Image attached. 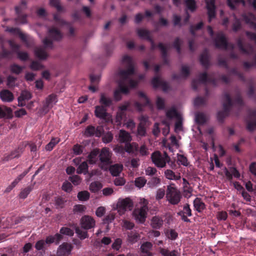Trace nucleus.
Masks as SVG:
<instances>
[{"mask_svg": "<svg viewBox=\"0 0 256 256\" xmlns=\"http://www.w3.org/2000/svg\"><path fill=\"white\" fill-rule=\"evenodd\" d=\"M122 62L126 64V70H121L118 72L120 80L118 82V89L114 92V97L116 101L122 99V94H127L129 92L128 86L134 88L137 86L136 80L132 78L134 74V64L132 58L128 55L124 56Z\"/></svg>", "mask_w": 256, "mask_h": 256, "instance_id": "1", "label": "nucleus"}, {"mask_svg": "<svg viewBox=\"0 0 256 256\" xmlns=\"http://www.w3.org/2000/svg\"><path fill=\"white\" fill-rule=\"evenodd\" d=\"M132 137L130 134L124 130H120L119 132L118 141L120 144H124L127 152L132 153L134 149L137 150L138 145L136 142L131 143Z\"/></svg>", "mask_w": 256, "mask_h": 256, "instance_id": "2", "label": "nucleus"}, {"mask_svg": "<svg viewBox=\"0 0 256 256\" xmlns=\"http://www.w3.org/2000/svg\"><path fill=\"white\" fill-rule=\"evenodd\" d=\"M140 203L141 206L134 210L133 216L136 222L142 224L145 222L146 218L148 202L145 198H141Z\"/></svg>", "mask_w": 256, "mask_h": 256, "instance_id": "3", "label": "nucleus"}, {"mask_svg": "<svg viewBox=\"0 0 256 256\" xmlns=\"http://www.w3.org/2000/svg\"><path fill=\"white\" fill-rule=\"evenodd\" d=\"M112 153L108 148H102L99 153L100 164L98 166L102 170H106L112 163Z\"/></svg>", "mask_w": 256, "mask_h": 256, "instance_id": "4", "label": "nucleus"}, {"mask_svg": "<svg viewBox=\"0 0 256 256\" xmlns=\"http://www.w3.org/2000/svg\"><path fill=\"white\" fill-rule=\"evenodd\" d=\"M215 46L218 48L227 50L230 46L231 49H234L233 44H229L225 35L222 32H218L212 39Z\"/></svg>", "mask_w": 256, "mask_h": 256, "instance_id": "5", "label": "nucleus"}, {"mask_svg": "<svg viewBox=\"0 0 256 256\" xmlns=\"http://www.w3.org/2000/svg\"><path fill=\"white\" fill-rule=\"evenodd\" d=\"M134 206L132 200L129 198H119L116 204V209L120 214L122 215L127 210H131Z\"/></svg>", "mask_w": 256, "mask_h": 256, "instance_id": "6", "label": "nucleus"}, {"mask_svg": "<svg viewBox=\"0 0 256 256\" xmlns=\"http://www.w3.org/2000/svg\"><path fill=\"white\" fill-rule=\"evenodd\" d=\"M166 197L169 202L172 204H177L181 198L180 192L175 188L170 186L167 187Z\"/></svg>", "mask_w": 256, "mask_h": 256, "instance_id": "7", "label": "nucleus"}, {"mask_svg": "<svg viewBox=\"0 0 256 256\" xmlns=\"http://www.w3.org/2000/svg\"><path fill=\"white\" fill-rule=\"evenodd\" d=\"M26 8V2L24 1H22L20 6H16L15 8L16 12L18 14V16L15 20L16 22L21 24H26V22L27 16L22 14V11Z\"/></svg>", "mask_w": 256, "mask_h": 256, "instance_id": "8", "label": "nucleus"}, {"mask_svg": "<svg viewBox=\"0 0 256 256\" xmlns=\"http://www.w3.org/2000/svg\"><path fill=\"white\" fill-rule=\"evenodd\" d=\"M151 158L152 162L158 168H164L167 163L160 151L154 152L152 154Z\"/></svg>", "mask_w": 256, "mask_h": 256, "instance_id": "9", "label": "nucleus"}, {"mask_svg": "<svg viewBox=\"0 0 256 256\" xmlns=\"http://www.w3.org/2000/svg\"><path fill=\"white\" fill-rule=\"evenodd\" d=\"M205 1L206 3V8L208 10V21L210 22L212 19L215 18L216 14L215 0H205Z\"/></svg>", "mask_w": 256, "mask_h": 256, "instance_id": "10", "label": "nucleus"}, {"mask_svg": "<svg viewBox=\"0 0 256 256\" xmlns=\"http://www.w3.org/2000/svg\"><path fill=\"white\" fill-rule=\"evenodd\" d=\"M82 228L84 230H89L95 226V220L90 216H84L80 220Z\"/></svg>", "mask_w": 256, "mask_h": 256, "instance_id": "11", "label": "nucleus"}, {"mask_svg": "<svg viewBox=\"0 0 256 256\" xmlns=\"http://www.w3.org/2000/svg\"><path fill=\"white\" fill-rule=\"evenodd\" d=\"M138 96L140 98H143L142 102L143 104L138 102H135L134 104V107L138 111L142 112L143 108L146 106H151L150 102L144 93L142 92H140Z\"/></svg>", "mask_w": 256, "mask_h": 256, "instance_id": "12", "label": "nucleus"}, {"mask_svg": "<svg viewBox=\"0 0 256 256\" xmlns=\"http://www.w3.org/2000/svg\"><path fill=\"white\" fill-rule=\"evenodd\" d=\"M248 116L250 120L254 119L253 121H246V128L252 132L256 128V110H248Z\"/></svg>", "mask_w": 256, "mask_h": 256, "instance_id": "13", "label": "nucleus"}, {"mask_svg": "<svg viewBox=\"0 0 256 256\" xmlns=\"http://www.w3.org/2000/svg\"><path fill=\"white\" fill-rule=\"evenodd\" d=\"M244 20L249 24L250 28L256 30V17L252 13L245 14L242 15Z\"/></svg>", "mask_w": 256, "mask_h": 256, "instance_id": "14", "label": "nucleus"}, {"mask_svg": "<svg viewBox=\"0 0 256 256\" xmlns=\"http://www.w3.org/2000/svg\"><path fill=\"white\" fill-rule=\"evenodd\" d=\"M223 98L224 102L222 104L223 110H222L230 114V109L234 105V102L230 94L228 92H225L224 94Z\"/></svg>", "mask_w": 256, "mask_h": 256, "instance_id": "15", "label": "nucleus"}, {"mask_svg": "<svg viewBox=\"0 0 256 256\" xmlns=\"http://www.w3.org/2000/svg\"><path fill=\"white\" fill-rule=\"evenodd\" d=\"M72 249V247L70 244L64 242L60 246L58 250V256H68L70 254Z\"/></svg>", "mask_w": 256, "mask_h": 256, "instance_id": "16", "label": "nucleus"}, {"mask_svg": "<svg viewBox=\"0 0 256 256\" xmlns=\"http://www.w3.org/2000/svg\"><path fill=\"white\" fill-rule=\"evenodd\" d=\"M152 84L154 88L161 87L164 91H166L169 88L168 84L166 82L160 80L158 76H155L152 78Z\"/></svg>", "mask_w": 256, "mask_h": 256, "instance_id": "17", "label": "nucleus"}, {"mask_svg": "<svg viewBox=\"0 0 256 256\" xmlns=\"http://www.w3.org/2000/svg\"><path fill=\"white\" fill-rule=\"evenodd\" d=\"M158 46L161 52L163 64L164 65H169L170 61L168 58V52L166 47L162 42H159L158 44Z\"/></svg>", "mask_w": 256, "mask_h": 256, "instance_id": "18", "label": "nucleus"}, {"mask_svg": "<svg viewBox=\"0 0 256 256\" xmlns=\"http://www.w3.org/2000/svg\"><path fill=\"white\" fill-rule=\"evenodd\" d=\"M106 108L101 105L96 106L94 110L96 116L100 119L106 120L108 116V113L106 112Z\"/></svg>", "mask_w": 256, "mask_h": 256, "instance_id": "19", "label": "nucleus"}, {"mask_svg": "<svg viewBox=\"0 0 256 256\" xmlns=\"http://www.w3.org/2000/svg\"><path fill=\"white\" fill-rule=\"evenodd\" d=\"M99 102L101 106L106 108H109L113 104L112 98L104 92L100 94Z\"/></svg>", "mask_w": 256, "mask_h": 256, "instance_id": "20", "label": "nucleus"}, {"mask_svg": "<svg viewBox=\"0 0 256 256\" xmlns=\"http://www.w3.org/2000/svg\"><path fill=\"white\" fill-rule=\"evenodd\" d=\"M23 147L19 146L10 154L5 155L4 158V160L8 161L14 158H18L23 152Z\"/></svg>", "mask_w": 256, "mask_h": 256, "instance_id": "21", "label": "nucleus"}, {"mask_svg": "<svg viewBox=\"0 0 256 256\" xmlns=\"http://www.w3.org/2000/svg\"><path fill=\"white\" fill-rule=\"evenodd\" d=\"M201 64L206 68H208L210 65V55L207 49H205L201 54L200 58Z\"/></svg>", "mask_w": 256, "mask_h": 256, "instance_id": "22", "label": "nucleus"}, {"mask_svg": "<svg viewBox=\"0 0 256 256\" xmlns=\"http://www.w3.org/2000/svg\"><path fill=\"white\" fill-rule=\"evenodd\" d=\"M48 37L54 40L59 41L62 38V36L58 29L52 27L48 30Z\"/></svg>", "mask_w": 256, "mask_h": 256, "instance_id": "23", "label": "nucleus"}, {"mask_svg": "<svg viewBox=\"0 0 256 256\" xmlns=\"http://www.w3.org/2000/svg\"><path fill=\"white\" fill-rule=\"evenodd\" d=\"M0 96L3 102H11L14 100L13 94L8 90H4L0 92Z\"/></svg>", "mask_w": 256, "mask_h": 256, "instance_id": "24", "label": "nucleus"}, {"mask_svg": "<svg viewBox=\"0 0 256 256\" xmlns=\"http://www.w3.org/2000/svg\"><path fill=\"white\" fill-rule=\"evenodd\" d=\"M63 236L60 234H56L54 236H49L46 238L45 243L46 244H51L55 242L56 244H58L60 242L62 239Z\"/></svg>", "mask_w": 256, "mask_h": 256, "instance_id": "25", "label": "nucleus"}, {"mask_svg": "<svg viewBox=\"0 0 256 256\" xmlns=\"http://www.w3.org/2000/svg\"><path fill=\"white\" fill-rule=\"evenodd\" d=\"M163 224L164 220L162 218L157 216H153L150 221V225L154 229H160L162 226Z\"/></svg>", "mask_w": 256, "mask_h": 256, "instance_id": "26", "label": "nucleus"}, {"mask_svg": "<svg viewBox=\"0 0 256 256\" xmlns=\"http://www.w3.org/2000/svg\"><path fill=\"white\" fill-rule=\"evenodd\" d=\"M12 117V110L10 108L4 106H0V118Z\"/></svg>", "mask_w": 256, "mask_h": 256, "instance_id": "27", "label": "nucleus"}, {"mask_svg": "<svg viewBox=\"0 0 256 256\" xmlns=\"http://www.w3.org/2000/svg\"><path fill=\"white\" fill-rule=\"evenodd\" d=\"M99 150H93L88 155V161L90 164H95L98 161L99 155Z\"/></svg>", "mask_w": 256, "mask_h": 256, "instance_id": "28", "label": "nucleus"}, {"mask_svg": "<svg viewBox=\"0 0 256 256\" xmlns=\"http://www.w3.org/2000/svg\"><path fill=\"white\" fill-rule=\"evenodd\" d=\"M34 54L38 58L42 60H46L48 56L44 48L42 47L36 48L34 50Z\"/></svg>", "mask_w": 256, "mask_h": 256, "instance_id": "29", "label": "nucleus"}, {"mask_svg": "<svg viewBox=\"0 0 256 256\" xmlns=\"http://www.w3.org/2000/svg\"><path fill=\"white\" fill-rule=\"evenodd\" d=\"M140 238L139 234L136 232L131 231L128 232L127 240L130 244L136 243L140 239Z\"/></svg>", "mask_w": 256, "mask_h": 256, "instance_id": "30", "label": "nucleus"}, {"mask_svg": "<svg viewBox=\"0 0 256 256\" xmlns=\"http://www.w3.org/2000/svg\"><path fill=\"white\" fill-rule=\"evenodd\" d=\"M159 252L162 256H180L177 250H172L170 252L168 249L160 248Z\"/></svg>", "mask_w": 256, "mask_h": 256, "instance_id": "31", "label": "nucleus"}, {"mask_svg": "<svg viewBox=\"0 0 256 256\" xmlns=\"http://www.w3.org/2000/svg\"><path fill=\"white\" fill-rule=\"evenodd\" d=\"M237 45L239 48V50L244 54L250 55L252 52L253 50L252 48H250V50H248L244 48L243 42L240 38H238L237 40Z\"/></svg>", "mask_w": 256, "mask_h": 256, "instance_id": "32", "label": "nucleus"}, {"mask_svg": "<svg viewBox=\"0 0 256 256\" xmlns=\"http://www.w3.org/2000/svg\"><path fill=\"white\" fill-rule=\"evenodd\" d=\"M184 4L186 10H189L192 12H195L198 8L195 0H186Z\"/></svg>", "mask_w": 256, "mask_h": 256, "instance_id": "33", "label": "nucleus"}, {"mask_svg": "<svg viewBox=\"0 0 256 256\" xmlns=\"http://www.w3.org/2000/svg\"><path fill=\"white\" fill-rule=\"evenodd\" d=\"M122 166L118 164L112 165L110 167L109 170L112 176H117L121 172Z\"/></svg>", "mask_w": 256, "mask_h": 256, "instance_id": "34", "label": "nucleus"}, {"mask_svg": "<svg viewBox=\"0 0 256 256\" xmlns=\"http://www.w3.org/2000/svg\"><path fill=\"white\" fill-rule=\"evenodd\" d=\"M194 206L196 210L198 212H200L206 208L204 203L202 202L200 198H198L194 200Z\"/></svg>", "mask_w": 256, "mask_h": 256, "instance_id": "35", "label": "nucleus"}, {"mask_svg": "<svg viewBox=\"0 0 256 256\" xmlns=\"http://www.w3.org/2000/svg\"><path fill=\"white\" fill-rule=\"evenodd\" d=\"M137 34L140 38L146 39L148 40H150V38H152L150 36V31L145 29H138Z\"/></svg>", "mask_w": 256, "mask_h": 256, "instance_id": "36", "label": "nucleus"}, {"mask_svg": "<svg viewBox=\"0 0 256 256\" xmlns=\"http://www.w3.org/2000/svg\"><path fill=\"white\" fill-rule=\"evenodd\" d=\"M33 189L34 185L32 184L22 189L19 194L20 198L22 199H25Z\"/></svg>", "mask_w": 256, "mask_h": 256, "instance_id": "37", "label": "nucleus"}, {"mask_svg": "<svg viewBox=\"0 0 256 256\" xmlns=\"http://www.w3.org/2000/svg\"><path fill=\"white\" fill-rule=\"evenodd\" d=\"M195 120L196 124H204L206 122V118L205 114L200 112L196 114Z\"/></svg>", "mask_w": 256, "mask_h": 256, "instance_id": "38", "label": "nucleus"}, {"mask_svg": "<svg viewBox=\"0 0 256 256\" xmlns=\"http://www.w3.org/2000/svg\"><path fill=\"white\" fill-rule=\"evenodd\" d=\"M50 4L54 7L58 12H64L66 10L60 5V0H50Z\"/></svg>", "mask_w": 256, "mask_h": 256, "instance_id": "39", "label": "nucleus"}, {"mask_svg": "<svg viewBox=\"0 0 256 256\" xmlns=\"http://www.w3.org/2000/svg\"><path fill=\"white\" fill-rule=\"evenodd\" d=\"M88 172V165L86 162H84L80 164L77 168L76 172L78 174H86Z\"/></svg>", "mask_w": 256, "mask_h": 256, "instance_id": "40", "label": "nucleus"}, {"mask_svg": "<svg viewBox=\"0 0 256 256\" xmlns=\"http://www.w3.org/2000/svg\"><path fill=\"white\" fill-rule=\"evenodd\" d=\"M90 193L86 190H83L78 192L77 197L80 201H86L89 200Z\"/></svg>", "mask_w": 256, "mask_h": 256, "instance_id": "41", "label": "nucleus"}, {"mask_svg": "<svg viewBox=\"0 0 256 256\" xmlns=\"http://www.w3.org/2000/svg\"><path fill=\"white\" fill-rule=\"evenodd\" d=\"M152 244L149 242H144L140 246V250L142 253L150 252L152 249Z\"/></svg>", "mask_w": 256, "mask_h": 256, "instance_id": "42", "label": "nucleus"}, {"mask_svg": "<svg viewBox=\"0 0 256 256\" xmlns=\"http://www.w3.org/2000/svg\"><path fill=\"white\" fill-rule=\"evenodd\" d=\"M166 116L170 119L174 117H176L177 119H179L180 116L178 114L174 108H172L166 112Z\"/></svg>", "mask_w": 256, "mask_h": 256, "instance_id": "43", "label": "nucleus"}, {"mask_svg": "<svg viewBox=\"0 0 256 256\" xmlns=\"http://www.w3.org/2000/svg\"><path fill=\"white\" fill-rule=\"evenodd\" d=\"M56 96L54 94H50L48 96V97L46 99V103L44 105V108H48L52 106V104L53 102H56Z\"/></svg>", "mask_w": 256, "mask_h": 256, "instance_id": "44", "label": "nucleus"}, {"mask_svg": "<svg viewBox=\"0 0 256 256\" xmlns=\"http://www.w3.org/2000/svg\"><path fill=\"white\" fill-rule=\"evenodd\" d=\"M60 142V138H52L50 142L47 144L46 146V149L47 150L50 151L52 150L54 147L59 142Z\"/></svg>", "mask_w": 256, "mask_h": 256, "instance_id": "45", "label": "nucleus"}, {"mask_svg": "<svg viewBox=\"0 0 256 256\" xmlns=\"http://www.w3.org/2000/svg\"><path fill=\"white\" fill-rule=\"evenodd\" d=\"M96 133V128L94 126H88L86 128L84 134L86 137H90L94 135Z\"/></svg>", "mask_w": 256, "mask_h": 256, "instance_id": "46", "label": "nucleus"}, {"mask_svg": "<svg viewBox=\"0 0 256 256\" xmlns=\"http://www.w3.org/2000/svg\"><path fill=\"white\" fill-rule=\"evenodd\" d=\"M166 237L171 240H175L178 236V233L174 230H168L166 233Z\"/></svg>", "mask_w": 256, "mask_h": 256, "instance_id": "47", "label": "nucleus"}, {"mask_svg": "<svg viewBox=\"0 0 256 256\" xmlns=\"http://www.w3.org/2000/svg\"><path fill=\"white\" fill-rule=\"evenodd\" d=\"M66 200L65 199L62 197H58L55 199V205L57 208H63L64 206Z\"/></svg>", "mask_w": 256, "mask_h": 256, "instance_id": "48", "label": "nucleus"}, {"mask_svg": "<svg viewBox=\"0 0 256 256\" xmlns=\"http://www.w3.org/2000/svg\"><path fill=\"white\" fill-rule=\"evenodd\" d=\"M10 70L12 72L18 74L22 72L23 67L20 66L17 64H14L10 66Z\"/></svg>", "mask_w": 256, "mask_h": 256, "instance_id": "49", "label": "nucleus"}, {"mask_svg": "<svg viewBox=\"0 0 256 256\" xmlns=\"http://www.w3.org/2000/svg\"><path fill=\"white\" fill-rule=\"evenodd\" d=\"M207 98L206 97L198 96L194 100V105L198 106L206 104Z\"/></svg>", "mask_w": 256, "mask_h": 256, "instance_id": "50", "label": "nucleus"}, {"mask_svg": "<svg viewBox=\"0 0 256 256\" xmlns=\"http://www.w3.org/2000/svg\"><path fill=\"white\" fill-rule=\"evenodd\" d=\"M102 188V184L98 182H92L90 186V190L92 192H96Z\"/></svg>", "mask_w": 256, "mask_h": 256, "instance_id": "51", "label": "nucleus"}, {"mask_svg": "<svg viewBox=\"0 0 256 256\" xmlns=\"http://www.w3.org/2000/svg\"><path fill=\"white\" fill-rule=\"evenodd\" d=\"M76 233L78 234V238L81 240H84L88 237L87 232L82 230L78 227L76 228Z\"/></svg>", "mask_w": 256, "mask_h": 256, "instance_id": "52", "label": "nucleus"}, {"mask_svg": "<svg viewBox=\"0 0 256 256\" xmlns=\"http://www.w3.org/2000/svg\"><path fill=\"white\" fill-rule=\"evenodd\" d=\"M62 189L64 191L69 193L72 190V186L70 182L66 180L62 184Z\"/></svg>", "mask_w": 256, "mask_h": 256, "instance_id": "53", "label": "nucleus"}, {"mask_svg": "<svg viewBox=\"0 0 256 256\" xmlns=\"http://www.w3.org/2000/svg\"><path fill=\"white\" fill-rule=\"evenodd\" d=\"M68 180H70L74 185L78 186L80 184L82 179L78 175H73L68 178Z\"/></svg>", "mask_w": 256, "mask_h": 256, "instance_id": "54", "label": "nucleus"}, {"mask_svg": "<svg viewBox=\"0 0 256 256\" xmlns=\"http://www.w3.org/2000/svg\"><path fill=\"white\" fill-rule=\"evenodd\" d=\"M156 106L158 110H164L165 108V102L164 100L160 96H157Z\"/></svg>", "mask_w": 256, "mask_h": 256, "instance_id": "55", "label": "nucleus"}, {"mask_svg": "<svg viewBox=\"0 0 256 256\" xmlns=\"http://www.w3.org/2000/svg\"><path fill=\"white\" fill-rule=\"evenodd\" d=\"M164 174L168 180H178V178L174 172L170 170H166L164 172Z\"/></svg>", "mask_w": 256, "mask_h": 256, "instance_id": "56", "label": "nucleus"}, {"mask_svg": "<svg viewBox=\"0 0 256 256\" xmlns=\"http://www.w3.org/2000/svg\"><path fill=\"white\" fill-rule=\"evenodd\" d=\"M60 234H65L68 236H72L74 234V231L67 227H62L60 230Z\"/></svg>", "mask_w": 256, "mask_h": 256, "instance_id": "57", "label": "nucleus"}, {"mask_svg": "<svg viewBox=\"0 0 256 256\" xmlns=\"http://www.w3.org/2000/svg\"><path fill=\"white\" fill-rule=\"evenodd\" d=\"M160 182V180L157 176H153L150 178L148 180V184L150 185V187H154L157 186Z\"/></svg>", "mask_w": 256, "mask_h": 256, "instance_id": "58", "label": "nucleus"}, {"mask_svg": "<svg viewBox=\"0 0 256 256\" xmlns=\"http://www.w3.org/2000/svg\"><path fill=\"white\" fill-rule=\"evenodd\" d=\"M30 68L34 70H38L44 68V66L37 61H32L30 65Z\"/></svg>", "mask_w": 256, "mask_h": 256, "instance_id": "59", "label": "nucleus"}, {"mask_svg": "<svg viewBox=\"0 0 256 256\" xmlns=\"http://www.w3.org/2000/svg\"><path fill=\"white\" fill-rule=\"evenodd\" d=\"M86 208L85 206L80 204H76L74 206L73 211L74 213H78V212H84Z\"/></svg>", "mask_w": 256, "mask_h": 256, "instance_id": "60", "label": "nucleus"}, {"mask_svg": "<svg viewBox=\"0 0 256 256\" xmlns=\"http://www.w3.org/2000/svg\"><path fill=\"white\" fill-rule=\"evenodd\" d=\"M138 135L141 136H144L146 134V125L139 124L137 129Z\"/></svg>", "mask_w": 256, "mask_h": 256, "instance_id": "61", "label": "nucleus"}, {"mask_svg": "<svg viewBox=\"0 0 256 256\" xmlns=\"http://www.w3.org/2000/svg\"><path fill=\"white\" fill-rule=\"evenodd\" d=\"M18 98L23 100H28L32 98V94L27 90L22 91Z\"/></svg>", "mask_w": 256, "mask_h": 256, "instance_id": "62", "label": "nucleus"}, {"mask_svg": "<svg viewBox=\"0 0 256 256\" xmlns=\"http://www.w3.org/2000/svg\"><path fill=\"white\" fill-rule=\"evenodd\" d=\"M178 160L184 166H188V164L187 158L183 154H178Z\"/></svg>", "mask_w": 256, "mask_h": 256, "instance_id": "63", "label": "nucleus"}, {"mask_svg": "<svg viewBox=\"0 0 256 256\" xmlns=\"http://www.w3.org/2000/svg\"><path fill=\"white\" fill-rule=\"evenodd\" d=\"M146 182V180L144 178L139 177L136 179L135 185L137 187L142 188L145 185Z\"/></svg>", "mask_w": 256, "mask_h": 256, "instance_id": "64", "label": "nucleus"}]
</instances>
